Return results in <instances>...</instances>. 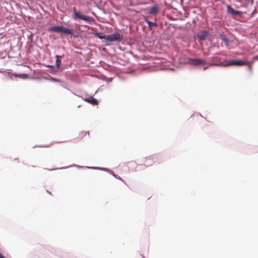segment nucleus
Instances as JSON below:
<instances>
[{
  "mask_svg": "<svg viewBox=\"0 0 258 258\" xmlns=\"http://www.w3.org/2000/svg\"><path fill=\"white\" fill-rule=\"evenodd\" d=\"M113 175L114 176V177H115L116 178L121 180L122 182H123L124 184H126L125 183V181L122 179L119 176L116 175V174H113Z\"/></svg>",
  "mask_w": 258,
  "mask_h": 258,
  "instance_id": "nucleus-16",
  "label": "nucleus"
},
{
  "mask_svg": "<svg viewBox=\"0 0 258 258\" xmlns=\"http://www.w3.org/2000/svg\"><path fill=\"white\" fill-rule=\"evenodd\" d=\"M208 68V67H204L203 69H204V70H207Z\"/></svg>",
  "mask_w": 258,
  "mask_h": 258,
  "instance_id": "nucleus-20",
  "label": "nucleus"
},
{
  "mask_svg": "<svg viewBox=\"0 0 258 258\" xmlns=\"http://www.w3.org/2000/svg\"><path fill=\"white\" fill-rule=\"evenodd\" d=\"M84 100L87 102H88L93 105L98 104V101L93 98V97H91L90 98H86L84 99Z\"/></svg>",
  "mask_w": 258,
  "mask_h": 258,
  "instance_id": "nucleus-10",
  "label": "nucleus"
},
{
  "mask_svg": "<svg viewBox=\"0 0 258 258\" xmlns=\"http://www.w3.org/2000/svg\"><path fill=\"white\" fill-rule=\"evenodd\" d=\"M123 38V37L118 33L108 35L106 36V40L109 42L113 41H120Z\"/></svg>",
  "mask_w": 258,
  "mask_h": 258,
  "instance_id": "nucleus-3",
  "label": "nucleus"
},
{
  "mask_svg": "<svg viewBox=\"0 0 258 258\" xmlns=\"http://www.w3.org/2000/svg\"><path fill=\"white\" fill-rule=\"evenodd\" d=\"M247 3H250L251 4V5H253V0H246Z\"/></svg>",
  "mask_w": 258,
  "mask_h": 258,
  "instance_id": "nucleus-17",
  "label": "nucleus"
},
{
  "mask_svg": "<svg viewBox=\"0 0 258 258\" xmlns=\"http://www.w3.org/2000/svg\"><path fill=\"white\" fill-rule=\"evenodd\" d=\"M208 33L207 31H202L197 35V37L200 40H205L208 36Z\"/></svg>",
  "mask_w": 258,
  "mask_h": 258,
  "instance_id": "nucleus-7",
  "label": "nucleus"
},
{
  "mask_svg": "<svg viewBox=\"0 0 258 258\" xmlns=\"http://www.w3.org/2000/svg\"><path fill=\"white\" fill-rule=\"evenodd\" d=\"M220 38L224 42L225 45L227 48H230L229 44V39L226 36V35L224 34H223V33H220Z\"/></svg>",
  "mask_w": 258,
  "mask_h": 258,
  "instance_id": "nucleus-8",
  "label": "nucleus"
},
{
  "mask_svg": "<svg viewBox=\"0 0 258 258\" xmlns=\"http://www.w3.org/2000/svg\"><path fill=\"white\" fill-rule=\"evenodd\" d=\"M216 54H221V52H218V53H217Z\"/></svg>",
  "mask_w": 258,
  "mask_h": 258,
  "instance_id": "nucleus-22",
  "label": "nucleus"
},
{
  "mask_svg": "<svg viewBox=\"0 0 258 258\" xmlns=\"http://www.w3.org/2000/svg\"><path fill=\"white\" fill-rule=\"evenodd\" d=\"M63 57V55H56V68L57 70H58L60 68V65H61V59Z\"/></svg>",
  "mask_w": 258,
  "mask_h": 258,
  "instance_id": "nucleus-11",
  "label": "nucleus"
},
{
  "mask_svg": "<svg viewBox=\"0 0 258 258\" xmlns=\"http://www.w3.org/2000/svg\"><path fill=\"white\" fill-rule=\"evenodd\" d=\"M210 59L212 61V62L209 63L210 66H218L221 65L227 66L226 64L223 63L222 61V58L221 57L214 55L212 56Z\"/></svg>",
  "mask_w": 258,
  "mask_h": 258,
  "instance_id": "nucleus-4",
  "label": "nucleus"
},
{
  "mask_svg": "<svg viewBox=\"0 0 258 258\" xmlns=\"http://www.w3.org/2000/svg\"><path fill=\"white\" fill-rule=\"evenodd\" d=\"M249 68L250 70H251V66H249Z\"/></svg>",
  "mask_w": 258,
  "mask_h": 258,
  "instance_id": "nucleus-23",
  "label": "nucleus"
},
{
  "mask_svg": "<svg viewBox=\"0 0 258 258\" xmlns=\"http://www.w3.org/2000/svg\"><path fill=\"white\" fill-rule=\"evenodd\" d=\"M86 134H87L88 135V136H89V132H85V135Z\"/></svg>",
  "mask_w": 258,
  "mask_h": 258,
  "instance_id": "nucleus-21",
  "label": "nucleus"
},
{
  "mask_svg": "<svg viewBox=\"0 0 258 258\" xmlns=\"http://www.w3.org/2000/svg\"><path fill=\"white\" fill-rule=\"evenodd\" d=\"M227 12L232 15V16H241L242 15V12L239 11H236L234 10L231 6L227 5Z\"/></svg>",
  "mask_w": 258,
  "mask_h": 258,
  "instance_id": "nucleus-5",
  "label": "nucleus"
},
{
  "mask_svg": "<svg viewBox=\"0 0 258 258\" xmlns=\"http://www.w3.org/2000/svg\"><path fill=\"white\" fill-rule=\"evenodd\" d=\"M159 9L157 6H153L151 7L149 11V13L153 15H156L158 13Z\"/></svg>",
  "mask_w": 258,
  "mask_h": 258,
  "instance_id": "nucleus-12",
  "label": "nucleus"
},
{
  "mask_svg": "<svg viewBox=\"0 0 258 258\" xmlns=\"http://www.w3.org/2000/svg\"><path fill=\"white\" fill-rule=\"evenodd\" d=\"M146 162L147 163V166L151 165L153 162V159L151 157H147L146 159Z\"/></svg>",
  "mask_w": 258,
  "mask_h": 258,
  "instance_id": "nucleus-15",
  "label": "nucleus"
},
{
  "mask_svg": "<svg viewBox=\"0 0 258 258\" xmlns=\"http://www.w3.org/2000/svg\"><path fill=\"white\" fill-rule=\"evenodd\" d=\"M74 9L75 12L73 16V18L74 20L81 19V20H83L84 21L87 22L88 23H92L94 21V19H93V17L85 15L82 14L80 12L76 11L75 8Z\"/></svg>",
  "mask_w": 258,
  "mask_h": 258,
  "instance_id": "nucleus-1",
  "label": "nucleus"
},
{
  "mask_svg": "<svg viewBox=\"0 0 258 258\" xmlns=\"http://www.w3.org/2000/svg\"><path fill=\"white\" fill-rule=\"evenodd\" d=\"M49 30L54 32L62 33L67 35H72L74 32V30L67 28L62 26H57L51 27L50 28Z\"/></svg>",
  "mask_w": 258,
  "mask_h": 258,
  "instance_id": "nucleus-2",
  "label": "nucleus"
},
{
  "mask_svg": "<svg viewBox=\"0 0 258 258\" xmlns=\"http://www.w3.org/2000/svg\"><path fill=\"white\" fill-rule=\"evenodd\" d=\"M95 35L101 39H104L106 40L107 35H103L102 33H96Z\"/></svg>",
  "mask_w": 258,
  "mask_h": 258,
  "instance_id": "nucleus-14",
  "label": "nucleus"
},
{
  "mask_svg": "<svg viewBox=\"0 0 258 258\" xmlns=\"http://www.w3.org/2000/svg\"><path fill=\"white\" fill-rule=\"evenodd\" d=\"M146 23L148 24L149 27L152 29L153 27H157V25L156 23L152 22L148 20H146Z\"/></svg>",
  "mask_w": 258,
  "mask_h": 258,
  "instance_id": "nucleus-13",
  "label": "nucleus"
},
{
  "mask_svg": "<svg viewBox=\"0 0 258 258\" xmlns=\"http://www.w3.org/2000/svg\"><path fill=\"white\" fill-rule=\"evenodd\" d=\"M189 60L192 62L196 66L204 64L206 63L204 60L200 58H193Z\"/></svg>",
  "mask_w": 258,
  "mask_h": 258,
  "instance_id": "nucleus-9",
  "label": "nucleus"
},
{
  "mask_svg": "<svg viewBox=\"0 0 258 258\" xmlns=\"http://www.w3.org/2000/svg\"><path fill=\"white\" fill-rule=\"evenodd\" d=\"M246 64V62L244 61L240 60H231L229 61L227 66L229 65H234V66H243Z\"/></svg>",
  "mask_w": 258,
  "mask_h": 258,
  "instance_id": "nucleus-6",
  "label": "nucleus"
},
{
  "mask_svg": "<svg viewBox=\"0 0 258 258\" xmlns=\"http://www.w3.org/2000/svg\"><path fill=\"white\" fill-rule=\"evenodd\" d=\"M255 12H256V8H255V9H254V10H253V11L252 12V15H253V14H254V13H255Z\"/></svg>",
  "mask_w": 258,
  "mask_h": 258,
  "instance_id": "nucleus-19",
  "label": "nucleus"
},
{
  "mask_svg": "<svg viewBox=\"0 0 258 258\" xmlns=\"http://www.w3.org/2000/svg\"><path fill=\"white\" fill-rule=\"evenodd\" d=\"M0 258H5L2 254V253L0 252Z\"/></svg>",
  "mask_w": 258,
  "mask_h": 258,
  "instance_id": "nucleus-18",
  "label": "nucleus"
},
{
  "mask_svg": "<svg viewBox=\"0 0 258 258\" xmlns=\"http://www.w3.org/2000/svg\"><path fill=\"white\" fill-rule=\"evenodd\" d=\"M50 67H51V68H54V67H53V66H50Z\"/></svg>",
  "mask_w": 258,
  "mask_h": 258,
  "instance_id": "nucleus-24",
  "label": "nucleus"
}]
</instances>
